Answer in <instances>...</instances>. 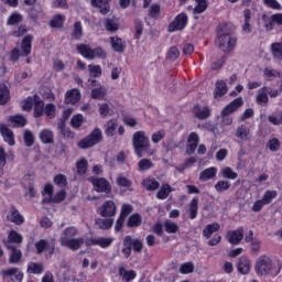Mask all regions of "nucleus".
<instances>
[{
  "mask_svg": "<svg viewBox=\"0 0 282 282\" xmlns=\"http://www.w3.org/2000/svg\"><path fill=\"white\" fill-rule=\"evenodd\" d=\"M33 100H34L33 116L34 118H41V116H43V112L45 111V102L41 100V97H39V95H34Z\"/></svg>",
  "mask_w": 282,
  "mask_h": 282,
  "instance_id": "obj_24",
  "label": "nucleus"
},
{
  "mask_svg": "<svg viewBox=\"0 0 282 282\" xmlns=\"http://www.w3.org/2000/svg\"><path fill=\"white\" fill-rule=\"evenodd\" d=\"M39 138L42 144H54V131L47 128L40 131Z\"/></svg>",
  "mask_w": 282,
  "mask_h": 282,
  "instance_id": "obj_25",
  "label": "nucleus"
},
{
  "mask_svg": "<svg viewBox=\"0 0 282 282\" xmlns=\"http://www.w3.org/2000/svg\"><path fill=\"white\" fill-rule=\"evenodd\" d=\"M189 219H197V215H199V198L194 197L189 203Z\"/></svg>",
  "mask_w": 282,
  "mask_h": 282,
  "instance_id": "obj_29",
  "label": "nucleus"
},
{
  "mask_svg": "<svg viewBox=\"0 0 282 282\" xmlns=\"http://www.w3.org/2000/svg\"><path fill=\"white\" fill-rule=\"evenodd\" d=\"M76 50L80 56L87 58V61H94L95 58H107V52L101 46L91 48L88 44H77Z\"/></svg>",
  "mask_w": 282,
  "mask_h": 282,
  "instance_id": "obj_2",
  "label": "nucleus"
},
{
  "mask_svg": "<svg viewBox=\"0 0 282 282\" xmlns=\"http://www.w3.org/2000/svg\"><path fill=\"white\" fill-rule=\"evenodd\" d=\"M192 113L197 118V120H208V117L212 116V110L208 106L202 108L199 105H195Z\"/></svg>",
  "mask_w": 282,
  "mask_h": 282,
  "instance_id": "obj_17",
  "label": "nucleus"
},
{
  "mask_svg": "<svg viewBox=\"0 0 282 282\" xmlns=\"http://www.w3.org/2000/svg\"><path fill=\"white\" fill-rule=\"evenodd\" d=\"M226 94H228V86L224 80L217 82L214 91V98H223V96H226Z\"/></svg>",
  "mask_w": 282,
  "mask_h": 282,
  "instance_id": "obj_34",
  "label": "nucleus"
},
{
  "mask_svg": "<svg viewBox=\"0 0 282 282\" xmlns=\"http://www.w3.org/2000/svg\"><path fill=\"white\" fill-rule=\"evenodd\" d=\"M119 276H122V281L130 282L135 280V276H138V273L134 270H127L121 267L119 269Z\"/></svg>",
  "mask_w": 282,
  "mask_h": 282,
  "instance_id": "obj_37",
  "label": "nucleus"
},
{
  "mask_svg": "<svg viewBox=\"0 0 282 282\" xmlns=\"http://www.w3.org/2000/svg\"><path fill=\"white\" fill-rule=\"evenodd\" d=\"M116 241L113 237H99V238H88L85 240L86 247L91 248V246H99L102 250L111 248V245Z\"/></svg>",
  "mask_w": 282,
  "mask_h": 282,
  "instance_id": "obj_9",
  "label": "nucleus"
},
{
  "mask_svg": "<svg viewBox=\"0 0 282 282\" xmlns=\"http://www.w3.org/2000/svg\"><path fill=\"white\" fill-rule=\"evenodd\" d=\"M123 248L121 249V252L126 259H129L131 257V252L140 253L144 249V245L142 243V240L135 238L133 239L131 236H126L123 238L122 242Z\"/></svg>",
  "mask_w": 282,
  "mask_h": 282,
  "instance_id": "obj_5",
  "label": "nucleus"
},
{
  "mask_svg": "<svg viewBox=\"0 0 282 282\" xmlns=\"http://www.w3.org/2000/svg\"><path fill=\"white\" fill-rule=\"evenodd\" d=\"M64 237L62 239H75L76 235H78V229L76 227H67L63 231Z\"/></svg>",
  "mask_w": 282,
  "mask_h": 282,
  "instance_id": "obj_62",
  "label": "nucleus"
},
{
  "mask_svg": "<svg viewBox=\"0 0 282 282\" xmlns=\"http://www.w3.org/2000/svg\"><path fill=\"white\" fill-rule=\"evenodd\" d=\"M128 228H138L142 226V216L140 214H132L128 219Z\"/></svg>",
  "mask_w": 282,
  "mask_h": 282,
  "instance_id": "obj_48",
  "label": "nucleus"
},
{
  "mask_svg": "<svg viewBox=\"0 0 282 282\" xmlns=\"http://www.w3.org/2000/svg\"><path fill=\"white\" fill-rule=\"evenodd\" d=\"M161 12L162 7H160L159 3H153L148 11V15L150 17V19H154L155 21H158V19H160Z\"/></svg>",
  "mask_w": 282,
  "mask_h": 282,
  "instance_id": "obj_52",
  "label": "nucleus"
},
{
  "mask_svg": "<svg viewBox=\"0 0 282 282\" xmlns=\"http://www.w3.org/2000/svg\"><path fill=\"white\" fill-rule=\"evenodd\" d=\"M155 166V163L151 161V159H141L138 162V167L140 173H144V171H151Z\"/></svg>",
  "mask_w": 282,
  "mask_h": 282,
  "instance_id": "obj_40",
  "label": "nucleus"
},
{
  "mask_svg": "<svg viewBox=\"0 0 282 282\" xmlns=\"http://www.w3.org/2000/svg\"><path fill=\"white\" fill-rule=\"evenodd\" d=\"M188 25V15L184 12L177 14L174 20L169 24L167 32H180Z\"/></svg>",
  "mask_w": 282,
  "mask_h": 282,
  "instance_id": "obj_8",
  "label": "nucleus"
},
{
  "mask_svg": "<svg viewBox=\"0 0 282 282\" xmlns=\"http://www.w3.org/2000/svg\"><path fill=\"white\" fill-rule=\"evenodd\" d=\"M278 196H279V192H276L275 189H268L264 192L262 196V200L268 206L269 204H272V200L276 199Z\"/></svg>",
  "mask_w": 282,
  "mask_h": 282,
  "instance_id": "obj_53",
  "label": "nucleus"
},
{
  "mask_svg": "<svg viewBox=\"0 0 282 282\" xmlns=\"http://www.w3.org/2000/svg\"><path fill=\"white\" fill-rule=\"evenodd\" d=\"M109 43L111 45L112 52H117V54H122L127 50V42L118 35L110 36Z\"/></svg>",
  "mask_w": 282,
  "mask_h": 282,
  "instance_id": "obj_16",
  "label": "nucleus"
},
{
  "mask_svg": "<svg viewBox=\"0 0 282 282\" xmlns=\"http://www.w3.org/2000/svg\"><path fill=\"white\" fill-rule=\"evenodd\" d=\"M8 242L18 243V246H21V243H23V236H21V234H19L17 230H10L8 234Z\"/></svg>",
  "mask_w": 282,
  "mask_h": 282,
  "instance_id": "obj_44",
  "label": "nucleus"
},
{
  "mask_svg": "<svg viewBox=\"0 0 282 282\" xmlns=\"http://www.w3.org/2000/svg\"><path fill=\"white\" fill-rule=\"evenodd\" d=\"M107 96V88L104 86H99L98 88H94L91 90L93 100H102Z\"/></svg>",
  "mask_w": 282,
  "mask_h": 282,
  "instance_id": "obj_50",
  "label": "nucleus"
},
{
  "mask_svg": "<svg viewBox=\"0 0 282 282\" xmlns=\"http://www.w3.org/2000/svg\"><path fill=\"white\" fill-rule=\"evenodd\" d=\"M119 28L120 26L118 25V23H116L113 19L107 18L105 20V29L107 30V32H118Z\"/></svg>",
  "mask_w": 282,
  "mask_h": 282,
  "instance_id": "obj_61",
  "label": "nucleus"
},
{
  "mask_svg": "<svg viewBox=\"0 0 282 282\" xmlns=\"http://www.w3.org/2000/svg\"><path fill=\"white\" fill-rule=\"evenodd\" d=\"M43 270H45V268L43 267V263L41 262H29L28 263V269L26 272H29V274H43Z\"/></svg>",
  "mask_w": 282,
  "mask_h": 282,
  "instance_id": "obj_38",
  "label": "nucleus"
},
{
  "mask_svg": "<svg viewBox=\"0 0 282 282\" xmlns=\"http://www.w3.org/2000/svg\"><path fill=\"white\" fill-rule=\"evenodd\" d=\"M116 129H118V119H110L106 122L105 134L108 138H113L116 135Z\"/></svg>",
  "mask_w": 282,
  "mask_h": 282,
  "instance_id": "obj_33",
  "label": "nucleus"
},
{
  "mask_svg": "<svg viewBox=\"0 0 282 282\" xmlns=\"http://www.w3.org/2000/svg\"><path fill=\"white\" fill-rule=\"evenodd\" d=\"M230 188V182L228 181H218L215 184V191H217V193H224L226 191H228Z\"/></svg>",
  "mask_w": 282,
  "mask_h": 282,
  "instance_id": "obj_64",
  "label": "nucleus"
},
{
  "mask_svg": "<svg viewBox=\"0 0 282 282\" xmlns=\"http://www.w3.org/2000/svg\"><path fill=\"white\" fill-rule=\"evenodd\" d=\"M196 6L193 9V14H204L205 10H208V0H195Z\"/></svg>",
  "mask_w": 282,
  "mask_h": 282,
  "instance_id": "obj_49",
  "label": "nucleus"
},
{
  "mask_svg": "<svg viewBox=\"0 0 282 282\" xmlns=\"http://www.w3.org/2000/svg\"><path fill=\"white\" fill-rule=\"evenodd\" d=\"M173 193V187L169 183L163 184L156 193V199H166Z\"/></svg>",
  "mask_w": 282,
  "mask_h": 282,
  "instance_id": "obj_35",
  "label": "nucleus"
},
{
  "mask_svg": "<svg viewBox=\"0 0 282 282\" xmlns=\"http://www.w3.org/2000/svg\"><path fill=\"white\" fill-rule=\"evenodd\" d=\"M80 101V90L78 88H73L67 90L65 94V105H76Z\"/></svg>",
  "mask_w": 282,
  "mask_h": 282,
  "instance_id": "obj_20",
  "label": "nucleus"
},
{
  "mask_svg": "<svg viewBox=\"0 0 282 282\" xmlns=\"http://www.w3.org/2000/svg\"><path fill=\"white\" fill-rule=\"evenodd\" d=\"M23 140H24L25 147H34L35 139H34V133H32V131L25 130L23 134Z\"/></svg>",
  "mask_w": 282,
  "mask_h": 282,
  "instance_id": "obj_63",
  "label": "nucleus"
},
{
  "mask_svg": "<svg viewBox=\"0 0 282 282\" xmlns=\"http://www.w3.org/2000/svg\"><path fill=\"white\" fill-rule=\"evenodd\" d=\"M220 174L225 180H237L239 177V174L234 172L230 166L223 167Z\"/></svg>",
  "mask_w": 282,
  "mask_h": 282,
  "instance_id": "obj_51",
  "label": "nucleus"
},
{
  "mask_svg": "<svg viewBox=\"0 0 282 282\" xmlns=\"http://www.w3.org/2000/svg\"><path fill=\"white\" fill-rule=\"evenodd\" d=\"M28 14L30 19L36 23L39 21V17L43 14V8L41 6H33L29 9Z\"/></svg>",
  "mask_w": 282,
  "mask_h": 282,
  "instance_id": "obj_43",
  "label": "nucleus"
},
{
  "mask_svg": "<svg viewBox=\"0 0 282 282\" xmlns=\"http://www.w3.org/2000/svg\"><path fill=\"white\" fill-rule=\"evenodd\" d=\"M98 213L100 217H109L112 219V217H116V213H118V207H116V203L113 200H106L99 207Z\"/></svg>",
  "mask_w": 282,
  "mask_h": 282,
  "instance_id": "obj_11",
  "label": "nucleus"
},
{
  "mask_svg": "<svg viewBox=\"0 0 282 282\" xmlns=\"http://www.w3.org/2000/svg\"><path fill=\"white\" fill-rule=\"evenodd\" d=\"M267 149H269L271 153H276V151H280L281 149V140H279L276 137L269 139L267 142Z\"/></svg>",
  "mask_w": 282,
  "mask_h": 282,
  "instance_id": "obj_47",
  "label": "nucleus"
},
{
  "mask_svg": "<svg viewBox=\"0 0 282 282\" xmlns=\"http://www.w3.org/2000/svg\"><path fill=\"white\" fill-rule=\"evenodd\" d=\"M271 54L274 61L282 63V42H274L271 44Z\"/></svg>",
  "mask_w": 282,
  "mask_h": 282,
  "instance_id": "obj_36",
  "label": "nucleus"
},
{
  "mask_svg": "<svg viewBox=\"0 0 282 282\" xmlns=\"http://www.w3.org/2000/svg\"><path fill=\"white\" fill-rule=\"evenodd\" d=\"M64 23H65V15L56 14L50 20L48 25L50 28H53V29H59V28H63Z\"/></svg>",
  "mask_w": 282,
  "mask_h": 282,
  "instance_id": "obj_39",
  "label": "nucleus"
},
{
  "mask_svg": "<svg viewBox=\"0 0 282 282\" xmlns=\"http://www.w3.org/2000/svg\"><path fill=\"white\" fill-rule=\"evenodd\" d=\"M10 100V89L6 84H0V105H8Z\"/></svg>",
  "mask_w": 282,
  "mask_h": 282,
  "instance_id": "obj_42",
  "label": "nucleus"
},
{
  "mask_svg": "<svg viewBox=\"0 0 282 282\" xmlns=\"http://www.w3.org/2000/svg\"><path fill=\"white\" fill-rule=\"evenodd\" d=\"M23 15L19 12H13L7 20V25H17L19 23H22Z\"/></svg>",
  "mask_w": 282,
  "mask_h": 282,
  "instance_id": "obj_58",
  "label": "nucleus"
},
{
  "mask_svg": "<svg viewBox=\"0 0 282 282\" xmlns=\"http://www.w3.org/2000/svg\"><path fill=\"white\" fill-rule=\"evenodd\" d=\"M220 229L221 225H219V223L209 224L203 229V237H205V239H210V237H213L215 232H219Z\"/></svg>",
  "mask_w": 282,
  "mask_h": 282,
  "instance_id": "obj_27",
  "label": "nucleus"
},
{
  "mask_svg": "<svg viewBox=\"0 0 282 282\" xmlns=\"http://www.w3.org/2000/svg\"><path fill=\"white\" fill-rule=\"evenodd\" d=\"M109 1L111 0H90L93 8H99L100 14L104 17L109 14L111 7L109 6Z\"/></svg>",
  "mask_w": 282,
  "mask_h": 282,
  "instance_id": "obj_23",
  "label": "nucleus"
},
{
  "mask_svg": "<svg viewBox=\"0 0 282 282\" xmlns=\"http://www.w3.org/2000/svg\"><path fill=\"white\" fill-rule=\"evenodd\" d=\"M95 224L100 230H110L113 227V218H97Z\"/></svg>",
  "mask_w": 282,
  "mask_h": 282,
  "instance_id": "obj_31",
  "label": "nucleus"
},
{
  "mask_svg": "<svg viewBox=\"0 0 282 282\" xmlns=\"http://www.w3.org/2000/svg\"><path fill=\"white\" fill-rule=\"evenodd\" d=\"M213 177H217V167L215 166L207 167L199 174L200 182H208V180H213Z\"/></svg>",
  "mask_w": 282,
  "mask_h": 282,
  "instance_id": "obj_28",
  "label": "nucleus"
},
{
  "mask_svg": "<svg viewBox=\"0 0 282 282\" xmlns=\"http://www.w3.org/2000/svg\"><path fill=\"white\" fill-rule=\"evenodd\" d=\"M236 135L240 140H248V137L250 135V128L246 127V124H241L236 130Z\"/></svg>",
  "mask_w": 282,
  "mask_h": 282,
  "instance_id": "obj_55",
  "label": "nucleus"
},
{
  "mask_svg": "<svg viewBox=\"0 0 282 282\" xmlns=\"http://www.w3.org/2000/svg\"><path fill=\"white\" fill-rule=\"evenodd\" d=\"M4 245H6V248H8V250H11V254L9 257V263L11 264L21 263V259H23V252L21 251V249H17V247L9 246L8 243H4Z\"/></svg>",
  "mask_w": 282,
  "mask_h": 282,
  "instance_id": "obj_21",
  "label": "nucleus"
},
{
  "mask_svg": "<svg viewBox=\"0 0 282 282\" xmlns=\"http://www.w3.org/2000/svg\"><path fill=\"white\" fill-rule=\"evenodd\" d=\"M34 248L36 250V254H43L47 248H50V241L46 239H40L34 243Z\"/></svg>",
  "mask_w": 282,
  "mask_h": 282,
  "instance_id": "obj_54",
  "label": "nucleus"
},
{
  "mask_svg": "<svg viewBox=\"0 0 282 282\" xmlns=\"http://www.w3.org/2000/svg\"><path fill=\"white\" fill-rule=\"evenodd\" d=\"M8 220L15 226H23V224H25V217H23V215L19 213V209H17V207L13 205L10 207V215L8 216Z\"/></svg>",
  "mask_w": 282,
  "mask_h": 282,
  "instance_id": "obj_18",
  "label": "nucleus"
},
{
  "mask_svg": "<svg viewBox=\"0 0 282 282\" xmlns=\"http://www.w3.org/2000/svg\"><path fill=\"white\" fill-rule=\"evenodd\" d=\"M75 166L77 170V175H86L89 169V161H87L85 156H82L79 160H77Z\"/></svg>",
  "mask_w": 282,
  "mask_h": 282,
  "instance_id": "obj_30",
  "label": "nucleus"
},
{
  "mask_svg": "<svg viewBox=\"0 0 282 282\" xmlns=\"http://www.w3.org/2000/svg\"><path fill=\"white\" fill-rule=\"evenodd\" d=\"M102 142V130L95 128L88 135L78 141V149H91Z\"/></svg>",
  "mask_w": 282,
  "mask_h": 282,
  "instance_id": "obj_6",
  "label": "nucleus"
},
{
  "mask_svg": "<svg viewBox=\"0 0 282 282\" xmlns=\"http://www.w3.org/2000/svg\"><path fill=\"white\" fill-rule=\"evenodd\" d=\"M242 105L243 97H238L234 99L231 102L223 108V116H231V113H236V111H239V109H241Z\"/></svg>",
  "mask_w": 282,
  "mask_h": 282,
  "instance_id": "obj_13",
  "label": "nucleus"
},
{
  "mask_svg": "<svg viewBox=\"0 0 282 282\" xmlns=\"http://www.w3.org/2000/svg\"><path fill=\"white\" fill-rule=\"evenodd\" d=\"M61 243L65 248L76 251V250H80V248H83V243H85V239L84 238H70V239L61 238Z\"/></svg>",
  "mask_w": 282,
  "mask_h": 282,
  "instance_id": "obj_14",
  "label": "nucleus"
},
{
  "mask_svg": "<svg viewBox=\"0 0 282 282\" xmlns=\"http://www.w3.org/2000/svg\"><path fill=\"white\" fill-rule=\"evenodd\" d=\"M243 235H245V229L243 227H239L236 230H229L226 234V240L228 243L231 246H239L241 241H243Z\"/></svg>",
  "mask_w": 282,
  "mask_h": 282,
  "instance_id": "obj_12",
  "label": "nucleus"
},
{
  "mask_svg": "<svg viewBox=\"0 0 282 282\" xmlns=\"http://www.w3.org/2000/svg\"><path fill=\"white\" fill-rule=\"evenodd\" d=\"M256 100L258 105H268L270 102V99L268 98V87H262L256 97Z\"/></svg>",
  "mask_w": 282,
  "mask_h": 282,
  "instance_id": "obj_41",
  "label": "nucleus"
},
{
  "mask_svg": "<svg viewBox=\"0 0 282 282\" xmlns=\"http://www.w3.org/2000/svg\"><path fill=\"white\" fill-rule=\"evenodd\" d=\"M83 22H75L73 25V31L70 33V39L73 41H80V39H83Z\"/></svg>",
  "mask_w": 282,
  "mask_h": 282,
  "instance_id": "obj_32",
  "label": "nucleus"
},
{
  "mask_svg": "<svg viewBox=\"0 0 282 282\" xmlns=\"http://www.w3.org/2000/svg\"><path fill=\"white\" fill-rule=\"evenodd\" d=\"M34 41V35L28 34L25 35L20 44V52L23 57L30 56L32 54V42Z\"/></svg>",
  "mask_w": 282,
  "mask_h": 282,
  "instance_id": "obj_15",
  "label": "nucleus"
},
{
  "mask_svg": "<svg viewBox=\"0 0 282 282\" xmlns=\"http://www.w3.org/2000/svg\"><path fill=\"white\" fill-rule=\"evenodd\" d=\"M180 274H193L195 272V263L193 261L184 262L178 268Z\"/></svg>",
  "mask_w": 282,
  "mask_h": 282,
  "instance_id": "obj_46",
  "label": "nucleus"
},
{
  "mask_svg": "<svg viewBox=\"0 0 282 282\" xmlns=\"http://www.w3.org/2000/svg\"><path fill=\"white\" fill-rule=\"evenodd\" d=\"M53 182L59 188H65L67 186V176L65 174H57L54 176Z\"/></svg>",
  "mask_w": 282,
  "mask_h": 282,
  "instance_id": "obj_60",
  "label": "nucleus"
},
{
  "mask_svg": "<svg viewBox=\"0 0 282 282\" xmlns=\"http://www.w3.org/2000/svg\"><path fill=\"white\" fill-rule=\"evenodd\" d=\"M237 35L228 32L219 33L217 36L218 47L225 54H230V52H235V47H237Z\"/></svg>",
  "mask_w": 282,
  "mask_h": 282,
  "instance_id": "obj_3",
  "label": "nucleus"
},
{
  "mask_svg": "<svg viewBox=\"0 0 282 282\" xmlns=\"http://www.w3.org/2000/svg\"><path fill=\"white\" fill-rule=\"evenodd\" d=\"M88 182L93 184L94 191L96 193H105L107 197H111V183L105 177L90 176Z\"/></svg>",
  "mask_w": 282,
  "mask_h": 282,
  "instance_id": "obj_7",
  "label": "nucleus"
},
{
  "mask_svg": "<svg viewBox=\"0 0 282 282\" xmlns=\"http://www.w3.org/2000/svg\"><path fill=\"white\" fill-rule=\"evenodd\" d=\"M142 186L150 192L158 191L160 188V182L155 178H145L142 182Z\"/></svg>",
  "mask_w": 282,
  "mask_h": 282,
  "instance_id": "obj_45",
  "label": "nucleus"
},
{
  "mask_svg": "<svg viewBox=\"0 0 282 282\" xmlns=\"http://www.w3.org/2000/svg\"><path fill=\"white\" fill-rule=\"evenodd\" d=\"M10 122H12L14 127H25V124H28V119H25L23 115H17L10 117Z\"/></svg>",
  "mask_w": 282,
  "mask_h": 282,
  "instance_id": "obj_59",
  "label": "nucleus"
},
{
  "mask_svg": "<svg viewBox=\"0 0 282 282\" xmlns=\"http://www.w3.org/2000/svg\"><path fill=\"white\" fill-rule=\"evenodd\" d=\"M272 270H274V262H272V258L263 254L257 259L254 264V272L257 276H270V274H272Z\"/></svg>",
  "mask_w": 282,
  "mask_h": 282,
  "instance_id": "obj_4",
  "label": "nucleus"
},
{
  "mask_svg": "<svg viewBox=\"0 0 282 282\" xmlns=\"http://www.w3.org/2000/svg\"><path fill=\"white\" fill-rule=\"evenodd\" d=\"M117 186H120V188H128V191H131L133 182H131V180L127 178L126 176L119 175L117 177Z\"/></svg>",
  "mask_w": 282,
  "mask_h": 282,
  "instance_id": "obj_57",
  "label": "nucleus"
},
{
  "mask_svg": "<svg viewBox=\"0 0 282 282\" xmlns=\"http://www.w3.org/2000/svg\"><path fill=\"white\" fill-rule=\"evenodd\" d=\"M0 133H1L4 142H7V144H9V147H14V144H17V141L14 140V132H12V130H10V128H8V126L0 124Z\"/></svg>",
  "mask_w": 282,
  "mask_h": 282,
  "instance_id": "obj_19",
  "label": "nucleus"
},
{
  "mask_svg": "<svg viewBox=\"0 0 282 282\" xmlns=\"http://www.w3.org/2000/svg\"><path fill=\"white\" fill-rule=\"evenodd\" d=\"M163 226L167 235H175L180 230V226L171 220H165Z\"/></svg>",
  "mask_w": 282,
  "mask_h": 282,
  "instance_id": "obj_56",
  "label": "nucleus"
},
{
  "mask_svg": "<svg viewBox=\"0 0 282 282\" xmlns=\"http://www.w3.org/2000/svg\"><path fill=\"white\" fill-rule=\"evenodd\" d=\"M236 269L239 274L246 276L252 272V261L248 256H241L236 263Z\"/></svg>",
  "mask_w": 282,
  "mask_h": 282,
  "instance_id": "obj_10",
  "label": "nucleus"
},
{
  "mask_svg": "<svg viewBox=\"0 0 282 282\" xmlns=\"http://www.w3.org/2000/svg\"><path fill=\"white\" fill-rule=\"evenodd\" d=\"M132 147L137 158H144V153H147V155H153V151H151V140L147 137V132L142 130L133 133Z\"/></svg>",
  "mask_w": 282,
  "mask_h": 282,
  "instance_id": "obj_1",
  "label": "nucleus"
},
{
  "mask_svg": "<svg viewBox=\"0 0 282 282\" xmlns=\"http://www.w3.org/2000/svg\"><path fill=\"white\" fill-rule=\"evenodd\" d=\"M2 276H14L15 281L23 282V271H20L19 268L13 267L11 269L2 270Z\"/></svg>",
  "mask_w": 282,
  "mask_h": 282,
  "instance_id": "obj_26",
  "label": "nucleus"
},
{
  "mask_svg": "<svg viewBox=\"0 0 282 282\" xmlns=\"http://www.w3.org/2000/svg\"><path fill=\"white\" fill-rule=\"evenodd\" d=\"M67 197V192L65 189H61L53 197H44L42 198V204H61L65 202Z\"/></svg>",
  "mask_w": 282,
  "mask_h": 282,
  "instance_id": "obj_22",
  "label": "nucleus"
}]
</instances>
